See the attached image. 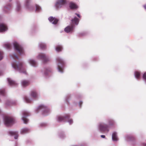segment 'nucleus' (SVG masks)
I'll return each mask as SVG.
<instances>
[{
  "instance_id": "1",
  "label": "nucleus",
  "mask_w": 146,
  "mask_h": 146,
  "mask_svg": "<svg viewBox=\"0 0 146 146\" xmlns=\"http://www.w3.org/2000/svg\"><path fill=\"white\" fill-rule=\"evenodd\" d=\"M116 125L115 121L113 119L108 118L105 119V121L99 122L97 125L98 131L103 133L108 132L111 127H115Z\"/></svg>"
},
{
  "instance_id": "2",
  "label": "nucleus",
  "mask_w": 146,
  "mask_h": 146,
  "mask_svg": "<svg viewBox=\"0 0 146 146\" xmlns=\"http://www.w3.org/2000/svg\"><path fill=\"white\" fill-rule=\"evenodd\" d=\"M12 59L16 60L18 59V57L16 54L13 55H10ZM12 66L15 70L19 72L25 74H27L26 70L25 68V64L23 62H20L16 63V60H14L11 63Z\"/></svg>"
},
{
  "instance_id": "3",
  "label": "nucleus",
  "mask_w": 146,
  "mask_h": 146,
  "mask_svg": "<svg viewBox=\"0 0 146 146\" xmlns=\"http://www.w3.org/2000/svg\"><path fill=\"white\" fill-rule=\"evenodd\" d=\"M35 111L36 113L40 112L44 116L48 115L50 112V110L48 107L43 104L39 106L36 108Z\"/></svg>"
},
{
  "instance_id": "4",
  "label": "nucleus",
  "mask_w": 146,
  "mask_h": 146,
  "mask_svg": "<svg viewBox=\"0 0 146 146\" xmlns=\"http://www.w3.org/2000/svg\"><path fill=\"white\" fill-rule=\"evenodd\" d=\"M56 61L58 71L60 73H63L65 64L64 61L62 58L57 57L56 58Z\"/></svg>"
},
{
  "instance_id": "5",
  "label": "nucleus",
  "mask_w": 146,
  "mask_h": 146,
  "mask_svg": "<svg viewBox=\"0 0 146 146\" xmlns=\"http://www.w3.org/2000/svg\"><path fill=\"white\" fill-rule=\"evenodd\" d=\"M56 118L57 121L59 122L67 121L69 125H71L73 122V119L70 118V116L69 115L58 116Z\"/></svg>"
},
{
  "instance_id": "6",
  "label": "nucleus",
  "mask_w": 146,
  "mask_h": 146,
  "mask_svg": "<svg viewBox=\"0 0 146 146\" xmlns=\"http://www.w3.org/2000/svg\"><path fill=\"white\" fill-rule=\"evenodd\" d=\"M13 45L15 50H16L20 55H24L25 52L22 46L18 43L14 41L13 43Z\"/></svg>"
},
{
  "instance_id": "7",
  "label": "nucleus",
  "mask_w": 146,
  "mask_h": 146,
  "mask_svg": "<svg viewBox=\"0 0 146 146\" xmlns=\"http://www.w3.org/2000/svg\"><path fill=\"white\" fill-rule=\"evenodd\" d=\"M36 57L37 59L42 60L44 63H46L50 60L48 56L44 53H38Z\"/></svg>"
},
{
  "instance_id": "8",
  "label": "nucleus",
  "mask_w": 146,
  "mask_h": 146,
  "mask_svg": "<svg viewBox=\"0 0 146 146\" xmlns=\"http://www.w3.org/2000/svg\"><path fill=\"white\" fill-rule=\"evenodd\" d=\"M67 4L66 0H57L54 4V7L57 10L63 7Z\"/></svg>"
},
{
  "instance_id": "9",
  "label": "nucleus",
  "mask_w": 146,
  "mask_h": 146,
  "mask_svg": "<svg viewBox=\"0 0 146 146\" xmlns=\"http://www.w3.org/2000/svg\"><path fill=\"white\" fill-rule=\"evenodd\" d=\"M3 119L4 124L7 126H9L14 123V120L11 117L5 116L3 117Z\"/></svg>"
},
{
  "instance_id": "10",
  "label": "nucleus",
  "mask_w": 146,
  "mask_h": 146,
  "mask_svg": "<svg viewBox=\"0 0 146 146\" xmlns=\"http://www.w3.org/2000/svg\"><path fill=\"white\" fill-rule=\"evenodd\" d=\"M31 0H25L24 5L27 10L32 11L34 10L35 6L31 3Z\"/></svg>"
},
{
  "instance_id": "11",
  "label": "nucleus",
  "mask_w": 146,
  "mask_h": 146,
  "mask_svg": "<svg viewBox=\"0 0 146 146\" xmlns=\"http://www.w3.org/2000/svg\"><path fill=\"white\" fill-rule=\"evenodd\" d=\"M30 115V113L27 111H23L22 113V119L25 123L27 124L29 121V119L27 117Z\"/></svg>"
},
{
  "instance_id": "12",
  "label": "nucleus",
  "mask_w": 146,
  "mask_h": 146,
  "mask_svg": "<svg viewBox=\"0 0 146 146\" xmlns=\"http://www.w3.org/2000/svg\"><path fill=\"white\" fill-rule=\"evenodd\" d=\"M12 9V5L11 4H8L5 5L3 9V12L6 14L10 13Z\"/></svg>"
},
{
  "instance_id": "13",
  "label": "nucleus",
  "mask_w": 146,
  "mask_h": 146,
  "mask_svg": "<svg viewBox=\"0 0 146 146\" xmlns=\"http://www.w3.org/2000/svg\"><path fill=\"white\" fill-rule=\"evenodd\" d=\"M8 30L7 25L4 23H0V33H3Z\"/></svg>"
},
{
  "instance_id": "14",
  "label": "nucleus",
  "mask_w": 146,
  "mask_h": 146,
  "mask_svg": "<svg viewBox=\"0 0 146 146\" xmlns=\"http://www.w3.org/2000/svg\"><path fill=\"white\" fill-rule=\"evenodd\" d=\"M125 140L127 141H134L135 140V138L131 134H127L124 137Z\"/></svg>"
},
{
  "instance_id": "15",
  "label": "nucleus",
  "mask_w": 146,
  "mask_h": 146,
  "mask_svg": "<svg viewBox=\"0 0 146 146\" xmlns=\"http://www.w3.org/2000/svg\"><path fill=\"white\" fill-rule=\"evenodd\" d=\"M30 95L31 97L35 99L38 98L39 96V94L35 90H32L30 93Z\"/></svg>"
},
{
  "instance_id": "16",
  "label": "nucleus",
  "mask_w": 146,
  "mask_h": 146,
  "mask_svg": "<svg viewBox=\"0 0 146 146\" xmlns=\"http://www.w3.org/2000/svg\"><path fill=\"white\" fill-rule=\"evenodd\" d=\"M74 28L75 27L73 25L70 24V25L68 26L64 29V31L67 33H72Z\"/></svg>"
},
{
  "instance_id": "17",
  "label": "nucleus",
  "mask_w": 146,
  "mask_h": 146,
  "mask_svg": "<svg viewBox=\"0 0 146 146\" xmlns=\"http://www.w3.org/2000/svg\"><path fill=\"white\" fill-rule=\"evenodd\" d=\"M79 19L76 17H75L74 18L72 19L71 20V22L70 23V24L73 25L75 27V25H78L79 22Z\"/></svg>"
},
{
  "instance_id": "18",
  "label": "nucleus",
  "mask_w": 146,
  "mask_h": 146,
  "mask_svg": "<svg viewBox=\"0 0 146 146\" xmlns=\"http://www.w3.org/2000/svg\"><path fill=\"white\" fill-rule=\"evenodd\" d=\"M29 64L32 66L36 67L37 66V63L34 59L32 58L29 59L28 60Z\"/></svg>"
},
{
  "instance_id": "19",
  "label": "nucleus",
  "mask_w": 146,
  "mask_h": 146,
  "mask_svg": "<svg viewBox=\"0 0 146 146\" xmlns=\"http://www.w3.org/2000/svg\"><path fill=\"white\" fill-rule=\"evenodd\" d=\"M21 7L22 6L20 1L17 0L16 2L15 10L17 12L20 11L21 10Z\"/></svg>"
},
{
  "instance_id": "20",
  "label": "nucleus",
  "mask_w": 146,
  "mask_h": 146,
  "mask_svg": "<svg viewBox=\"0 0 146 146\" xmlns=\"http://www.w3.org/2000/svg\"><path fill=\"white\" fill-rule=\"evenodd\" d=\"M48 19L50 22L54 25H56L57 24L58 21V19L52 16L48 18Z\"/></svg>"
},
{
  "instance_id": "21",
  "label": "nucleus",
  "mask_w": 146,
  "mask_h": 146,
  "mask_svg": "<svg viewBox=\"0 0 146 146\" xmlns=\"http://www.w3.org/2000/svg\"><path fill=\"white\" fill-rule=\"evenodd\" d=\"M51 71L48 68H44L41 70V72L42 74H44L45 76H47L49 72Z\"/></svg>"
},
{
  "instance_id": "22",
  "label": "nucleus",
  "mask_w": 146,
  "mask_h": 146,
  "mask_svg": "<svg viewBox=\"0 0 146 146\" xmlns=\"http://www.w3.org/2000/svg\"><path fill=\"white\" fill-rule=\"evenodd\" d=\"M9 134L14 137L15 139H17L18 137V132L17 131H11L9 132Z\"/></svg>"
},
{
  "instance_id": "23",
  "label": "nucleus",
  "mask_w": 146,
  "mask_h": 146,
  "mask_svg": "<svg viewBox=\"0 0 146 146\" xmlns=\"http://www.w3.org/2000/svg\"><path fill=\"white\" fill-rule=\"evenodd\" d=\"M112 139L113 141H117L118 140L117 133L115 131L113 132L112 135Z\"/></svg>"
},
{
  "instance_id": "24",
  "label": "nucleus",
  "mask_w": 146,
  "mask_h": 146,
  "mask_svg": "<svg viewBox=\"0 0 146 146\" xmlns=\"http://www.w3.org/2000/svg\"><path fill=\"white\" fill-rule=\"evenodd\" d=\"M7 81L9 85L12 86H17L18 84L14 81L12 80L11 78H8Z\"/></svg>"
},
{
  "instance_id": "25",
  "label": "nucleus",
  "mask_w": 146,
  "mask_h": 146,
  "mask_svg": "<svg viewBox=\"0 0 146 146\" xmlns=\"http://www.w3.org/2000/svg\"><path fill=\"white\" fill-rule=\"evenodd\" d=\"M38 46L42 50L45 49L46 48V43L42 42H40L38 44Z\"/></svg>"
},
{
  "instance_id": "26",
  "label": "nucleus",
  "mask_w": 146,
  "mask_h": 146,
  "mask_svg": "<svg viewBox=\"0 0 146 146\" xmlns=\"http://www.w3.org/2000/svg\"><path fill=\"white\" fill-rule=\"evenodd\" d=\"M30 129L26 127L23 128L21 130L20 133L22 134H24L29 132Z\"/></svg>"
},
{
  "instance_id": "27",
  "label": "nucleus",
  "mask_w": 146,
  "mask_h": 146,
  "mask_svg": "<svg viewBox=\"0 0 146 146\" xmlns=\"http://www.w3.org/2000/svg\"><path fill=\"white\" fill-rule=\"evenodd\" d=\"M23 100L25 102L27 103H31L33 100L32 98L30 99L28 97L26 96H24Z\"/></svg>"
},
{
  "instance_id": "28",
  "label": "nucleus",
  "mask_w": 146,
  "mask_h": 146,
  "mask_svg": "<svg viewBox=\"0 0 146 146\" xmlns=\"http://www.w3.org/2000/svg\"><path fill=\"white\" fill-rule=\"evenodd\" d=\"M35 6L36 7L35 11L36 13H38L42 11V8L39 5L36 4Z\"/></svg>"
},
{
  "instance_id": "29",
  "label": "nucleus",
  "mask_w": 146,
  "mask_h": 146,
  "mask_svg": "<svg viewBox=\"0 0 146 146\" xmlns=\"http://www.w3.org/2000/svg\"><path fill=\"white\" fill-rule=\"evenodd\" d=\"M69 7L71 9H76L78 8L77 5L75 3L71 2L69 3Z\"/></svg>"
},
{
  "instance_id": "30",
  "label": "nucleus",
  "mask_w": 146,
  "mask_h": 146,
  "mask_svg": "<svg viewBox=\"0 0 146 146\" xmlns=\"http://www.w3.org/2000/svg\"><path fill=\"white\" fill-rule=\"evenodd\" d=\"M62 47L60 45H58L55 47V50L57 52H61L62 51Z\"/></svg>"
},
{
  "instance_id": "31",
  "label": "nucleus",
  "mask_w": 146,
  "mask_h": 146,
  "mask_svg": "<svg viewBox=\"0 0 146 146\" xmlns=\"http://www.w3.org/2000/svg\"><path fill=\"white\" fill-rule=\"evenodd\" d=\"M12 106L11 104L10 100H8L6 101L5 104V107L6 108L11 107Z\"/></svg>"
},
{
  "instance_id": "32",
  "label": "nucleus",
  "mask_w": 146,
  "mask_h": 146,
  "mask_svg": "<svg viewBox=\"0 0 146 146\" xmlns=\"http://www.w3.org/2000/svg\"><path fill=\"white\" fill-rule=\"evenodd\" d=\"M29 84L28 81L26 80H23L21 82V84L23 87H26Z\"/></svg>"
},
{
  "instance_id": "33",
  "label": "nucleus",
  "mask_w": 146,
  "mask_h": 146,
  "mask_svg": "<svg viewBox=\"0 0 146 146\" xmlns=\"http://www.w3.org/2000/svg\"><path fill=\"white\" fill-rule=\"evenodd\" d=\"M140 72L137 71H135L134 72V76L137 79H139L140 78Z\"/></svg>"
},
{
  "instance_id": "34",
  "label": "nucleus",
  "mask_w": 146,
  "mask_h": 146,
  "mask_svg": "<svg viewBox=\"0 0 146 146\" xmlns=\"http://www.w3.org/2000/svg\"><path fill=\"white\" fill-rule=\"evenodd\" d=\"M59 137L61 139H64L66 137V136L64 132H62L58 134Z\"/></svg>"
},
{
  "instance_id": "35",
  "label": "nucleus",
  "mask_w": 146,
  "mask_h": 146,
  "mask_svg": "<svg viewBox=\"0 0 146 146\" xmlns=\"http://www.w3.org/2000/svg\"><path fill=\"white\" fill-rule=\"evenodd\" d=\"M3 46L7 49H9L11 47V45L10 43L6 44L4 45Z\"/></svg>"
},
{
  "instance_id": "36",
  "label": "nucleus",
  "mask_w": 146,
  "mask_h": 146,
  "mask_svg": "<svg viewBox=\"0 0 146 146\" xmlns=\"http://www.w3.org/2000/svg\"><path fill=\"white\" fill-rule=\"evenodd\" d=\"M4 57L3 52L2 51H0V60H2Z\"/></svg>"
},
{
  "instance_id": "37",
  "label": "nucleus",
  "mask_w": 146,
  "mask_h": 146,
  "mask_svg": "<svg viewBox=\"0 0 146 146\" xmlns=\"http://www.w3.org/2000/svg\"><path fill=\"white\" fill-rule=\"evenodd\" d=\"M10 101L11 102L12 105H15L17 103V102L16 100H10Z\"/></svg>"
},
{
  "instance_id": "38",
  "label": "nucleus",
  "mask_w": 146,
  "mask_h": 146,
  "mask_svg": "<svg viewBox=\"0 0 146 146\" xmlns=\"http://www.w3.org/2000/svg\"><path fill=\"white\" fill-rule=\"evenodd\" d=\"M143 78L144 81L146 82V72H145L143 74Z\"/></svg>"
},
{
  "instance_id": "39",
  "label": "nucleus",
  "mask_w": 146,
  "mask_h": 146,
  "mask_svg": "<svg viewBox=\"0 0 146 146\" xmlns=\"http://www.w3.org/2000/svg\"><path fill=\"white\" fill-rule=\"evenodd\" d=\"M70 97V95H68L66 97L65 99V101L67 102V104H68V99Z\"/></svg>"
},
{
  "instance_id": "40",
  "label": "nucleus",
  "mask_w": 146,
  "mask_h": 146,
  "mask_svg": "<svg viewBox=\"0 0 146 146\" xmlns=\"http://www.w3.org/2000/svg\"><path fill=\"white\" fill-rule=\"evenodd\" d=\"M46 123H42L40 124V126L42 127L45 126H46Z\"/></svg>"
},
{
  "instance_id": "41",
  "label": "nucleus",
  "mask_w": 146,
  "mask_h": 146,
  "mask_svg": "<svg viewBox=\"0 0 146 146\" xmlns=\"http://www.w3.org/2000/svg\"><path fill=\"white\" fill-rule=\"evenodd\" d=\"M82 103H83V102H82V101H80V102L79 103V106L80 108L81 107V105L82 104Z\"/></svg>"
},
{
  "instance_id": "42",
  "label": "nucleus",
  "mask_w": 146,
  "mask_h": 146,
  "mask_svg": "<svg viewBox=\"0 0 146 146\" xmlns=\"http://www.w3.org/2000/svg\"><path fill=\"white\" fill-rule=\"evenodd\" d=\"M75 14L76 15H77V16L79 18H81V16H80V15L78 14V13H75Z\"/></svg>"
},
{
  "instance_id": "43",
  "label": "nucleus",
  "mask_w": 146,
  "mask_h": 146,
  "mask_svg": "<svg viewBox=\"0 0 146 146\" xmlns=\"http://www.w3.org/2000/svg\"><path fill=\"white\" fill-rule=\"evenodd\" d=\"M101 137L103 138H106V136L105 135H101Z\"/></svg>"
},
{
  "instance_id": "44",
  "label": "nucleus",
  "mask_w": 146,
  "mask_h": 146,
  "mask_svg": "<svg viewBox=\"0 0 146 146\" xmlns=\"http://www.w3.org/2000/svg\"><path fill=\"white\" fill-rule=\"evenodd\" d=\"M84 33H80V36H84Z\"/></svg>"
},
{
  "instance_id": "45",
  "label": "nucleus",
  "mask_w": 146,
  "mask_h": 146,
  "mask_svg": "<svg viewBox=\"0 0 146 146\" xmlns=\"http://www.w3.org/2000/svg\"><path fill=\"white\" fill-rule=\"evenodd\" d=\"M143 6L144 8L146 10V4H145V5H143Z\"/></svg>"
},
{
  "instance_id": "46",
  "label": "nucleus",
  "mask_w": 146,
  "mask_h": 146,
  "mask_svg": "<svg viewBox=\"0 0 146 146\" xmlns=\"http://www.w3.org/2000/svg\"><path fill=\"white\" fill-rule=\"evenodd\" d=\"M2 75V73L0 71V76L1 75Z\"/></svg>"
},
{
  "instance_id": "47",
  "label": "nucleus",
  "mask_w": 146,
  "mask_h": 146,
  "mask_svg": "<svg viewBox=\"0 0 146 146\" xmlns=\"http://www.w3.org/2000/svg\"><path fill=\"white\" fill-rule=\"evenodd\" d=\"M12 0H9V1L11 2V1Z\"/></svg>"
}]
</instances>
